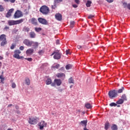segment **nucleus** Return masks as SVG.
Returning <instances> with one entry per match:
<instances>
[{"mask_svg": "<svg viewBox=\"0 0 130 130\" xmlns=\"http://www.w3.org/2000/svg\"><path fill=\"white\" fill-rule=\"evenodd\" d=\"M40 12L43 15H46L49 14V12H50V10H49V8H48V7L44 5L40 8Z\"/></svg>", "mask_w": 130, "mask_h": 130, "instance_id": "obj_1", "label": "nucleus"}, {"mask_svg": "<svg viewBox=\"0 0 130 130\" xmlns=\"http://www.w3.org/2000/svg\"><path fill=\"white\" fill-rule=\"evenodd\" d=\"M53 56L54 59H60L61 58V54L58 50L54 51L51 54L50 56Z\"/></svg>", "mask_w": 130, "mask_h": 130, "instance_id": "obj_2", "label": "nucleus"}, {"mask_svg": "<svg viewBox=\"0 0 130 130\" xmlns=\"http://www.w3.org/2000/svg\"><path fill=\"white\" fill-rule=\"evenodd\" d=\"M0 41H1V45L2 46H5L8 43L7 41V36L5 34L1 35L0 36Z\"/></svg>", "mask_w": 130, "mask_h": 130, "instance_id": "obj_3", "label": "nucleus"}, {"mask_svg": "<svg viewBox=\"0 0 130 130\" xmlns=\"http://www.w3.org/2000/svg\"><path fill=\"white\" fill-rule=\"evenodd\" d=\"M24 22V19H20L18 20H10L8 21V24L10 26H13L14 25H18L23 23Z\"/></svg>", "mask_w": 130, "mask_h": 130, "instance_id": "obj_4", "label": "nucleus"}, {"mask_svg": "<svg viewBox=\"0 0 130 130\" xmlns=\"http://www.w3.org/2000/svg\"><path fill=\"white\" fill-rule=\"evenodd\" d=\"M109 97L111 99H113L117 96V91L116 90H110L108 93Z\"/></svg>", "mask_w": 130, "mask_h": 130, "instance_id": "obj_5", "label": "nucleus"}, {"mask_svg": "<svg viewBox=\"0 0 130 130\" xmlns=\"http://www.w3.org/2000/svg\"><path fill=\"white\" fill-rule=\"evenodd\" d=\"M14 53L13 57H14V58H17V59L23 58V56H20L21 52L19 50H15Z\"/></svg>", "mask_w": 130, "mask_h": 130, "instance_id": "obj_6", "label": "nucleus"}, {"mask_svg": "<svg viewBox=\"0 0 130 130\" xmlns=\"http://www.w3.org/2000/svg\"><path fill=\"white\" fill-rule=\"evenodd\" d=\"M39 119L37 117H29L28 123L29 124H36L38 120Z\"/></svg>", "mask_w": 130, "mask_h": 130, "instance_id": "obj_7", "label": "nucleus"}, {"mask_svg": "<svg viewBox=\"0 0 130 130\" xmlns=\"http://www.w3.org/2000/svg\"><path fill=\"white\" fill-rule=\"evenodd\" d=\"M14 17L15 19H19V18H21V17H23V14L20 10H17L14 15Z\"/></svg>", "mask_w": 130, "mask_h": 130, "instance_id": "obj_8", "label": "nucleus"}, {"mask_svg": "<svg viewBox=\"0 0 130 130\" xmlns=\"http://www.w3.org/2000/svg\"><path fill=\"white\" fill-rule=\"evenodd\" d=\"M47 125V123L45 122V121H41L39 123V126L40 127V129L43 130L44 127H46Z\"/></svg>", "mask_w": 130, "mask_h": 130, "instance_id": "obj_9", "label": "nucleus"}, {"mask_svg": "<svg viewBox=\"0 0 130 130\" xmlns=\"http://www.w3.org/2000/svg\"><path fill=\"white\" fill-rule=\"evenodd\" d=\"M38 21H39V23L41 24H42V25H48V22L46 19L44 18H42L41 17H40L38 19Z\"/></svg>", "mask_w": 130, "mask_h": 130, "instance_id": "obj_10", "label": "nucleus"}, {"mask_svg": "<svg viewBox=\"0 0 130 130\" xmlns=\"http://www.w3.org/2000/svg\"><path fill=\"white\" fill-rule=\"evenodd\" d=\"M23 44L26 45V46H28L29 47H31L32 46V41H30L28 39H25L23 42Z\"/></svg>", "mask_w": 130, "mask_h": 130, "instance_id": "obj_11", "label": "nucleus"}, {"mask_svg": "<svg viewBox=\"0 0 130 130\" xmlns=\"http://www.w3.org/2000/svg\"><path fill=\"white\" fill-rule=\"evenodd\" d=\"M29 22L31 23L32 25H34L35 26H37L38 25V22H37V19L35 18H32L29 20Z\"/></svg>", "mask_w": 130, "mask_h": 130, "instance_id": "obj_12", "label": "nucleus"}, {"mask_svg": "<svg viewBox=\"0 0 130 130\" xmlns=\"http://www.w3.org/2000/svg\"><path fill=\"white\" fill-rule=\"evenodd\" d=\"M55 19L57 20V21H61L62 20V15H61L60 13H57L55 15Z\"/></svg>", "mask_w": 130, "mask_h": 130, "instance_id": "obj_13", "label": "nucleus"}, {"mask_svg": "<svg viewBox=\"0 0 130 130\" xmlns=\"http://www.w3.org/2000/svg\"><path fill=\"white\" fill-rule=\"evenodd\" d=\"M57 78H60L61 80L66 79V74L64 73H58L56 75Z\"/></svg>", "mask_w": 130, "mask_h": 130, "instance_id": "obj_14", "label": "nucleus"}, {"mask_svg": "<svg viewBox=\"0 0 130 130\" xmlns=\"http://www.w3.org/2000/svg\"><path fill=\"white\" fill-rule=\"evenodd\" d=\"M13 12H14V9L12 8V9H10L6 14V17L10 18V17H11V16H12V14Z\"/></svg>", "mask_w": 130, "mask_h": 130, "instance_id": "obj_15", "label": "nucleus"}, {"mask_svg": "<svg viewBox=\"0 0 130 130\" xmlns=\"http://www.w3.org/2000/svg\"><path fill=\"white\" fill-rule=\"evenodd\" d=\"M54 82L57 86L61 85V80L60 79H54Z\"/></svg>", "mask_w": 130, "mask_h": 130, "instance_id": "obj_16", "label": "nucleus"}, {"mask_svg": "<svg viewBox=\"0 0 130 130\" xmlns=\"http://www.w3.org/2000/svg\"><path fill=\"white\" fill-rule=\"evenodd\" d=\"M33 52H34V49L29 48L26 50V54H27V55L29 54H32Z\"/></svg>", "mask_w": 130, "mask_h": 130, "instance_id": "obj_17", "label": "nucleus"}, {"mask_svg": "<svg viewBox=\"0 0 130 130\" xmlns=\"http://www.w3.org/2000/svg\"><path fill=\"white\" fill-rule=\"evenodd\" d=\"M30 38H35L36 37V34L34 31H31L29 32Z\"/></svg>", "mask_w": 130, "mask_h": 130, "instance_id": "obj_18", "label": "nucleus"}, {"mask_svg": "<svg viewBox=\"0 0 130 130\" xmlns=\"http://www.w3.org/2000/svg\"><path fill=\"white\" fill-rule=\"evenodd\" d=\"M31 45L35 48H37L38 47V42L31 41Z\"/></svg>", "mask_w": 130, "mask_h": 130, "instance_id": "obj_19", "label": "nucleus"}, {"mask_svg": "<svg viewBox=\"0 0 130 130\" xmlns=\"http://www.w3.org/2000/svg\"><path fill=\"white\" fill-rule=\"evenodd\" d=\"M22 31L23 32H27V33H28L29 31H30V28L27 26H24L22 29Z\"/></svg>", "mask_w": 130, "mask_h": 130, "instance_id": "obj_20", "label": "nucleus"}, {"mask_svg": "<svg viewBox=\"0 0 130 130\" xmlns=\"http://www.w3.org/2000/svg\"><path fill=\"white\" fill-rule=\"evenodd\" d=\"M112 130H117L118 128L117 127V125L115 124H113L111 127Z\"/></svg>", "mask_w": 130, "mask_h": 130, "instance_id": "obj_21", "label": "nucleus"}, {"mask_svg": "<svg viewBox=\"0 0 130 130\" xmlns=\"http://www.w3.org/2000/svg\"><path fill=\"white\" fill-rule=\"evenodd\" d=\"M123 6L124 8H127L128 10H130V4H127L126 3H123Z\"/></svg>", "mask_w": 130, "mask_h": 130, "instance_id": "obj_22", "label": "nucleus"}, {"mask_svg": "<svg viewBox=\"0 0 130 130\" xmlns=\"http://www.w3.org/2000/svg\"><path fill=\"white\" fill-rule=\"evenodd\" d=\"M110 126V123L109 122H107L105 124V129L107 130L109 128Z\"/></svg>", "mask_w": 130, "mask_h": 130, "instance_id": "obj_23", "label": "nucleus"}, {"mask_svg": "<svg viewBox=\"0 0 130 130\" xmlns=\"http://www.w3.org/2000/svg\"><path fill=\"white\" fill-rule=\"evenodd\" d=\"M85 106L87 109H90V108H92V105H91L90 103H86Z\"/></svg>", "mask_w": 130, "mask_h": 130, "instance_id": "obj_24", "label": "nucleus"}, {"mask_svg": "<svg viewBox=\"0 0 130 130\" xmlns=\"http://www.w3.org/2000/svg\"><path fill=\"white\" fill-rule=\"evenodd\" d=\"M52 83V81L51 80V79L48 78L47 80L46 81V85H50Z\"/></svg>", "mask_w": 130, "mask_h": 130, "instance_id": "obj_25", "label": "nucleus"}, {"mask_svg": "<svg viewBox=\"0 0 130 130\" xmlns=\"http://www.w3.org/2000/svg\"><path fill=\"white\" fill-rule=\"evenodd\" d=\"M87 122H88V121L87 120H83V121H81L80 123L83 125H85V127H86L87 126Z\"/></svg>", "mask_w": 130, "mask_h": 130, "instance_id": "obj_26", "label": "nucleus"}, {"mask_svg": "<svg viewBox=\"0 0 130 130\" xmlns=\"http://www.w3.org/2000/svg\"><path fill=\"white\" fill-rule=\"evenodd\" d=\"M25 81L26 85L29 86V85H30V79L28 78H25Z\"/></svg>", "mask_w": 130, "mask_h": 130, "instance_id": "obj_27", "label": "nucleus"}, {"mask_svg": "<svg viewBox=\"0 0 130 130\" xmlns=\"http://www.w3.org/2000/svg\"><path fill=\"white\" fill-rule=\"evenodd\" d=\"M124 90V87H122L121 88L119 89L118 90V91H117V93H122V92H123V91Z\"/></svg>", "mask_w": 130, "mask_h": 130, "instance_id": "obj_28", "label": "nucleus"}, {"mask_svg": "<svg viewBox=\"0 0 130 130\" xmlns=\"http://www.w3.org/2000/svg\"><path fill=\"white\" fill-rule=\"evenodd\" d=\"M69 84H74L75 81L74 80V79H73V77H71L70 78H69Z\"/></svg>", "mask_w": 130, "mask_h": 130, "instance_id": "obj_29", "label": "nucleus"}, {"mask_svg": "<svg viewBox=\"0 0 130 130\" xmlns=\"http://www.w3.org/2000/svg\"><path fill=\"white\" fill-rule=\"evenodd\" d=\"M124 101L122 99H120L118 101L116 102L117 104H122Z\"/></svg>", "mask_w": 130, "mask_h": 130, "instance_id": "obj_30", "label": "nucleus"}, {"mask_svg": "<svg viewBox=\"0 0 130 130\" xmlns=\"http://www.w3.org/2000/svg\"><path fill=\"white\" fill-rule=\"evenodd\" d=\"M91 4H92V2L90 1H88L87 3L86 4V6L87 7H91Z\"/></svg>", "mask_w": 130, "mask_h": 130, "instance_id": "obj_31", "label": "nucleus"}, {"mask_svg": "<svg viewBox=\"0 0 130 130\" xmlns=\"http://www.w3.org/2000/svg\"><path fill=\"white\" fill-rule=\"evenodd\" d=\"M4 2H5V3H9V2H10L11 4H14V3L16 2V0H4Z\"/></svg>", "mask_w": 130, "mask_h": 130, "instance_id": "obj_32", "label": "nucleus"}, {"mask_svg": "<svg viewBox=\"0 0 130 130\" xmlns=\"http://www.w3.org/2000/svg\"><path fill=\"white\" fill-rule=\"evenodd\" d=\"M121 98H122V99H123V100H124L125 101H126V100H127V99H126V95L125 94L122 95Z\"/></svg>", "mask_w": 130, "mask_h": 130, "instance_id": "obj_33", "label": "nucleus"}, {"mask_svg": "<svg viewBox=\"0 0 130 130\" xmlns=\"http://www.w3.org/2000/svg\"><path fill=\"white\" fill-rule=\"evenodd\" d=\"M66 70H70V69H72V65L71 64H68L66 66Z\"/></svg>", "mask_w": 130, "mask_h": 130, "instance_id": "obj_34", "label": "nucleus"}, {"mask_svg": "<svg viewBox=\"0 0 130 130\" xmlns=\"http://www.w3.org/2000/svg\"><path fill=\"white\" fill-rule=\"evenodd\" d=\"M35 30L36 32H40V31L42 30V28L41 27H35Z\"/></svg>", "mask_w": 130, "mask_h": 130, "instance_id": "obj_35", "label": "nucleus"}, {"mask_svg": "<svg viewBox=\"0 0 130 130\" xmlns=\"http://www.w3.org/2000/svg\"><path fill=\"white\" fill-rule=\"evenodd\" d=\"M110 106H111V107H113V106L114 107H115V106H117V104H115V103H112L111 104H110Z\"/></svg>", "mask_w": 130, "mask_h": 130, "instance_id": "obj_36", "label": "nucleus"}, {"mask_svg": "<svg viewBox=\"0 0 130 130\" xmlns=\"http://www.w3.org/2000/svg\"><path fill=\"white\" fill-rule=\"evenodd\" d=\"M0 79L1 80V83H2L3 84H4V81H5V78H4V76H3V75H1L0 76Z\"/></svg>", "mask_w": 130, "mask_h": 130, "instance_id": "obj_37", "label": "nucleus"}, {"mask_svg": "<svg viewBox=\"0 0 130 130\" xmlns=\"http://www.w3.org/2000/svg\"><path fill=\"white\" fill-rule=\"evenodd\" d=\"M5 11V8H4V6L3 5H0V12H2Z\"/></svg>", "mask_w": 130, "mask_h": 130, "instance_id": "obj_38", "label": "nucleus"}, {"mask_svg": "<svg viewBox=\"0 0 130 130\" xmlns=\"http://www.w3.org/2000/svg\"><path fill=\"white\" fill-rule=\"evenodd\" d=\"M75 25V21H71L70 22L71 28H74V25Z\"/></svg>", "mask_w": 130, "mask_h": 130, "instance_id": "obj_39", "label": "nucleus"}, {"mask_svg": "<svg viewBox=\"0 0 130 130\" xmlns=\"http://www.w3.org/2000/svg\"><path fill=\"white\" fill-rule=\"evenodd\" d=\"M16 44H14L13 43L11 45V46L10 47V49H14L15 48V47H16Z\"/></svg>", "mask_w": 130, "mask_h": 130, "instance_id": "obj_40", "label": "nucleus"}, {"mask_svg": "<svg viewBox=\"0 0 130 130\" xmlns=\"http://www.w3.org/2000/svg\"><path fill=\"white\" fill-rule=\"evenodd\" d=\"M38 53L40 55H41L42 54H43V53H44V50H41L38 52Z\"/></svg>", "mask_w": 130, "mask_h": 130, "instance_id": "obj_41", "label": "nucleus"}, {"mask_svg": "<svg viewBox=\"0 0 130 130\" xmlns=\"http://www.w3.org/2000/svg\"><path fill=\"white\" fill-rule=\"evenodd\" d=\"M16 87H17V85H16V83H15V82H13L12 83V88L13 89H15V88H16Z\"/></svg>", "mask_w": 130, "mask_h": 130, "instance_id": "obj_42", "label": "nucleus"}, {"mask_svg": "<svg viewBox=\"0 0 130 130\" xmlns=\"http://www.w3.org/2000/svg\"><path fill=\"white\" fill-rule=\"evenodd\" d=\"M63 0H54L55 4H59V3H61Z\"/></svg>", "mask_w": 130, "mask_h": 130, "instance_id": "obj_43", "label": "nucleus"}, {"mask_svg": "<svg viewBox=\"0 0 130 130\" xmlns=\"http://www.w3.org/2000/svg\"><path fill=\"white\" fill-rule=\"evenodd\" d=\"M25 59L28 60V61H32V60H33V59H32V58H25Z\"/></svg>", "mask_w": 130, "mask_h": 130, "instance_id": "obj_44", "label": "nucleus"}, {"mask_svg": "<svg viewBox=\"0 0 130 130\" xmlns=\"http://www.w3.org/2000/svg\"><path fill=\"white\" fill-rule=\"evenodd\" d=\"M94 15L91 14L88 16V19H92V18H94Z\"/></svg>", "mask_w": 130, "mask_h": 130, "instance_id": "obj_45", "label": "nucleus"}, {"mask_svg": "<svg viewBox=\"0 0 130 130\" xmlns=\"http://www.w3.org/2000/svg\"><path fill=\"white\" fill-rule=\"evenodd\" d=\"M51 7H52V10H55V9L56 8V5L55 4V5H52Z\"/></svg>", "mask_w": 130, "mask_h": 130, "instance_id": "obj_46", "label": "nucleus"}, {"mask_svg": "<svg viewBox=\"0 0 130 130\" xmlns=\"http://www.w3.org/2000/svg\"><path fill=\"white\" fill-rule=\"evenodd\" d=\"M20 50H24V46H21L19 47Z\"/></svg>", "mask_w": 130, "mask_h": 130, "instance_id": "obj_47", "label": "nucleus"}, {"mask_svg": "<svg viewBox=\"0 0 130 130\" xmlns=\"http://www.w3.org/2000/svg\"><path fill=\"white\" fill-rule=\"evenodd\" d=\"M75 2L77 5H79L80 4V1L79 0H75Z\"/></svg>", "mask_w": 130, "mask_h": 130, "instance_id": "obj_48", "label": "nucleus"}, {"mask_svg": "<svg viewBox=\"0 0 130 130\" xmlns=\"http://www.w3.org/2000/svg\"><path fill=\"white\" fill-rule=\"evenodd\" d=\"M55 85H56V84L55 82L51 83V86H52V87H54Z\"/></svg>", "mask_w": 130, "mask_h": 130, "instance_id": "obj_49", "label": "nucleus"}, {"mask_svg": "<svg viewBox=\"0 0 130 130\" xmlns=\"http://www.w3.org/2000/svg\"><path fill=\"white\" fill-rule=\"evenodd\" d=\"M68 54H71L70 51L66 50V55H68Z\"/></svg>", "mask_w": 130, "mask_h": 130, "instance_id": "obj_50", "label": "nucleus"}, {"mask_svg": "<svg viewBox=\"0 0 130 130\" xmlns=\"http://www.w3.org/2000/svg\"><path fill=\"white\" fill-rule=\"evenodd\" d=\"M59 67H60L59 64H56V65L55 66V68L56 69H58V68H59Z\"/></svg>", "mask_w": 130, "mask_h": 130, "instance_id": "obj_51", "label": "nucleus"}, {"mask_svg": "<svg viewBox=\"0 0 130 130\" xmlns=\"http://www.w3.org/2000/svg\"><path fill=\"white\" fill-rule=\"evenodd\" d=\"M72 7H73V8H77L78 7V5H76V4H74V5H72Z\"/></svg>", "mask_w": 130, "mask_h": 130, "instance_id": "obj_52", "label": "nucleus"}, {"mask_svg": "<svg viewBox=\"0 0 130 130\" xmlns=\"http://www.w3.org/2000/svg\"><path fill=\"white\" fill-rule=\"evenodd\" d=\"M108 3H113L114 0H106Z\"/></svg>", "mask_w": 130, "mask_h": 130, "instance_id": "obj_53", "label": "nucleus"}, {"mask_svg": "<svg viewBox=\"0 0 130 130\" xmlns=\"http://www.w3.org/2000/svg\"><path fill=\"white\" fill-rule=\"evenodd\" d=\"M77 48H78V49H81V48H82V46H80V45H78V46H77Z\"/></svg>", "mask_w": 130, "mask_h": 130, "instance_id": "obj_54", "label": "nucleus"}, {"mask_svg": "<svg viewBox=\"0 0 130 130\" xmlns=\"http://www.w3.org/2000/svg\"><path fill=\"white\" fill-rule=\"evenodd\" d=\"M56 44H57V45L59 44V41L58 40H57L56 41Z\"/></svg>", "mask_w": 130, "mask_h": 130, "instance_id": "obj_55", "label": "nucleus"}, {"mask_svg": "<svg viewBox=\"0 0 130 130\" xmlns=\"http://www.w3.org/2000/svg\"><path fill=\"white\" fill-rule=\"evenodd\" d=\"M10 27H9V26H6L5 28H4V29L5 30H8L9 29Z\"/></svg>", "mask_w": 130, "mask_h": 130, "instance_id": "obj_56", "label": "nucleus"}, {"mask_svg": "<svg viewBox=\"0 0 130 130\" xmlns=\"http://www.w3.org/2000/svg\"><path fill=\"white\" fill-rule=\"evenodd\" d=\"M58 91H59V92H62L63 89H61V88H59V89H58Z\"/></svg>", "mask_w": 130, "mask_h": 130, "instance_id": "obj_57", "label": "nucleus"}, {"mask_svg": "<svg viewBox=\"0 0 130 130\" xmlns=\"http://www.w3.org/2000/svg\"><path fill=\"white\" fill-rule=\"evenodd\" d=\"M12 106H13L12 104H10L8 106V107H12Z\"/></svg>", "mask_w": 130, "mask_h": 130, "instance_id": "obj_58", "label": "nucleus"}, {"mask_svg": "<svg viewBox=\"0 0 130 130\" xmlns=\"http://www.w3.org/2000/svg\"><path fill=\"white\" fill-rule=\"evenodd\" d=\"M16 113H17L18 114H19L20 113V111L18 110L16 111Z\"/></svg>", "mask_w": 130, "mask_h": 130, "instance_id": "obj_59", "label": "nucleus"}, {"mask_svg": "<svg viewBox=\"0 0 130 130\" xmlns=\"http://www.w3.org/2000/svg\"><path fill=\"white\" fill-rule=\"evenodd\" d=\"M3 58H4L2 56H0V60H2Z\"/></svg>", "mask_w": 130, "mask_h": 130, "instance_id": "obj_60", "label": "nucleus"}, {"mask_svg": "<svg viewBox=\"0 0 130 130\" xmlns=\"http://www.w3.org/2000/svg\"><path fill=\"white\" fill-rule=\"evenodd\" d=\"M84 130H89L88 128H86V127L84 128Z\"/></svg>", "mask_w": 130, "mask_h": 130, "instance_id": "obj_61", "label": "nucleus"}, {"mask_svg": "<svg viewBox=\"0 0 130 130\" xmlns=\"http://www.w3.org/2000/svg\"><path fill=\"white\" fill-rule=\"evenodd\" d=\"M6 54H7V55L8 56H9V53L8 52H7V53H6Z\"/></svg>", "mask_w": 130, "mask_h": 130, "instance_id": "obj_62", "label": "nucleus"}, {"mask_svg": "<svg viewBox=\"0 0 130 130\" xmlns=\"http://www.w3.org/2000/svg\"><path fill=\"white\" fill-rule=\"evenodd\" d=\"M70 89H72V88H73V85L70 86Z\"/></svg>", "mask_w": 130, "mask_h": 130, "instance_id": "obj_63", "label": "nucleus"}, {"mask_svg": "<svg viewBox=\"0 0 130 130\" xmlns=\"http://www.w3.org/2000/svg\"><path fill=\"white\" fill-rule=\"evenodd\" d=\"M0 67H2V62L0 61Z\"/></svg>", "mask_w": 130, "mask_h": 130, "instance_id": "obj_64", "label": "nucleus"}]
</instances>
